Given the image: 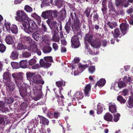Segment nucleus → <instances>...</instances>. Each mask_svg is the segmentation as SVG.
Instances as JSON below:
<instances>
[{
  "mask_svg": "<svg viewBox=\"0 0 133 133\" xmlns=\"http://www.w3.org/2000/svg\"><path fill=\"white\" fill-rule=\"evenodd\" d=\"M22 25L25 31L29 34H31L32 32L36 31L38 29L35 22L29 18L27 22L23 23Z\"/></svg>",
  "mask_w": 133,
  "mask_h": 133,
  "instance_id": "nucleus-1",
  "label": "nucleus"
},
{
  "mask_svg": "<svg viewBox=\"0 0 133 133\" xmlns=\"http://www.w3.org/2000/svg\"><path fill=\"white\" fill-rule=\"evenodd\" d=\"M16 84L19 89L20 95L24 101L29 102L30 101V98L27 95V88L26 87H23L21 82L16 81Z\"/></svg>",
  "mask_w": 133,
  "mask_h": 133,
  "instance_id": "nucleus-2",
  "label": "nucleus"
},
{
  "mask_svg": "<svg viewBox=\"0 0 133 133\" xmlns=\"http://www.w3.org/2000/svg\"><path fill=\"white\" fill-rule=\"evenodd\" d=\"M17 16L15 17V18L17 21L23 22L25 23L27 22L29 18L26 13L23 11H18L16 13Z\"/></svg>",
  "mask_w": 133,
  "mask_h": 133,
  "instance_id": "nucleus-3",
  "label": "nucleus"
},
{
  "mask_svg": "<svg viewBox=\"0 0 133 133\" xmlns=\"http://www.w3.org/2000/svg\"><path fill=\"white\" fill-rule=\"evenodd\" d=\"M52 20L48 18L46 22L50 29L52 30V31L55 32L58 31V26H59V24L56 21H52Z\"/></svg>",
  "mask_w": 133,
  "mask_h": 133,
  "instance_id": "nucleus-4",
  "label": "nucleus"
},
{
  "mask_svg": "<svg viewBox=\"0 0 133 133\" xmlns=\"http://www.w3.org/2000/svg\"><path fill=\"white\" fill-rule=\"evenodd\" d=\"M36 31L32 32L31 33L32 34V37L35 40L37 41L42 42L44 41H45L46 40L45 39L46 35L44 36L43 37H41L39 33L38 32V29H37Z\"/></svg>",
  "mask_w": 133,
  "mask_h": 133,
  "instance_id": "nucleus-5",
  "label": "nucleus"
},
{
  "mask_svg": "<svg viewBox=\"0 0 133 133\" xmlns=\"http://www.w3.org/2000/svg\"><path fill=\"white\" fill-rule=\"evenodd\" d=\"M71 43L72 47L75 48H77L80 45L79 38L77 35L72 37L71 39Z\"/></svg>",
  "mask_w": 133,
  "mask_h": 133,
  "instance_id": "nucleus-6",
  "label": "nucleus"
},
{
  "mask_svg": "<svg viewBox=\"0 0 133 133\" xmlns=\"http://www.w3.org/2000/svg\"><path fill=\"white\" fill-rule=\"evenodd\" d=\"M120 29L122 34L123 36L125 35L129 29V25L126 23H122L120 25Z\"/></svg>",
  "mask_w": 133,
  "mask_h": 133,
  "instance_id": "nucleus-7",
  "label": "nucleus"
},
{
  "mask_svg": "<svg viewBox=\"0 0 133 133\" xmlns=\"http://www.w3.org/2000/svg\"><path fill=\"white\" fill-rule=\"evenodd\" d=\"M113 33V36L114 38L117 42H118L120 40L118 39V38H120L123 36L122 34H121L120 31L119 29L118 28H116L114 30V33L112 32Z\"/></svg>",
  "mask_w": 133,
  "mask_h": 133,
  "instance_id": "nucleus-8",
  "label": "nucleus"
},
{
  "mask_svg": "<svg viewBox=\"0 0 133 133\" xmlns=\"http://www.w3.org/2000/svg\"><path fill=\"white\" fill-rule=\"evenodd\" d=\"M81 23L80 21L78 20L73 22L71 26L73 31H78L80 29Z\"/></svg>",
  "mask_w": 133,
  "mask_h": 133,
  "instance_id": "nucleus-9",
  "label": "nucleus"
},
{
  "mask_svg": "<svg viewBox=\"0 0 133 133\" xmlns=\"http://www.w3.org/2000/svg\"><path fill=\"white\" fill-rule=\"evenodd\" d=\"M6 86L7 87V89H8L10 92L13 91L15 88V84L12 82H5L4 83Z\"/></svg>",
  "mask_w": 133,
  "mask_h": 133,
  "instance_id": "nucleus-10",
  "label": "nucleus"
},
{
  "mask_svg": "<svg viewBox=\"0 0 133 133\" xmlns=\"http://www.w3.org/2000/svg\"><path fill=\"white\" fill-rule=\"evenodd\" d=\"M51 10L45 11L43 12L41 15V16L44 19L46 18H50L51 19V15L52 12Z\"/></svg>",
  "mask_w": 133,
  "mask_h": 133,
  "instance_id": "nucleus-11",
  "label": "nucleus"
},
{
  "mask_svg": "<svg viewBox=\"0 0 133 133\" xmlns=\"http://www.w3.org/2000/svg\"><path fill=\"white\" fill-rule=\"evenodd\" d=\"M23 73L22 72H19L17 73V72H15L12 74V77L14 78L16 81H17L16 80L17 79L21 80L23 78Z\"/></svg>",
  "mask_w": 133,
  "mask_h": 133,
  "instance_id": "nucleus-12",
  "label": "nucleus"
},
{
  "mask_svg": "<svg viewBox=\"0 0 133 133\" xmlns=\"http://www.w3.org/2000/svg\"><path fill=\"white\" fill-rule=\"evenodd\" d=\"M71 18H69L68 21L66 22L64 27V29L66 30V32L68 34H69L71 30Z\"/></svg>",
  "mask_w": 133,
  "mask_h": 133,
  "instance_id": "nucleus-13",
  "label": "nucleus"
},
{
  "mask_svg": "<svg viewBox=\"0 0 133 133\" xmlns=\"http://www.w3.org/2000/svg\"><path fill=\"white\" fill-rule=\"evenodd\" d=\"M5 39L8 44H12L14 43L13 37L10 35H6L5 36Z\"/></svg>",
  "mask_w": 133,
  "mask_h": 133,
  "instance_id": "nucleus-14",
  "label": "nucleus"
},
{
  "mask_svg": "<svg viewBox=\"0 0 133 133\" xmlns=\"http://www.w3.org/2000/svg\"><path fill=\"white\" fill-rule=\"evenodd\" d=\"M40 65L41 67L48 68L51 65V64L47 62H45L43 59H41L39 61Z\"/></svg>",
  "mask_w": 133,
  "mask_h": 133,
  "instance_id": "nucleus-15",
  "label": "nucleus"
},
{
  "mask_svg": "<svg viewBox=\"0 0 133 133\" xmlns=\"http://www.w3.org/2000/svg\"><path fill=\"white\" fill-rule=\"evenodd\" d=\"M93 36L92 34H91L90 33H88L85 35L84 38V40L85 41H88L91 44L93 41H92Z\"/></svg>",
  "mask_w": 133,
  "mask_h": 133,
  "instance_id": "nucleus-16",
  "label": "nucleus"
},
{
  "mask_svg": "<svg viewBox=\"0 0 133 133\" xmlns=\"http://www.w3.org/2000/svg\"><path fill=\"white\" fill-rule=\"evenodd\" d=\"M38 117L40 118L41 124H42L43 125H45V124L47 125H48L49 121L48 119L42 116L38 115Z\"/></svg>",
  "mask_w": 133,
  "mask_h": 133,
  "instance_id": "nucleus-17",
  "label": "nucleus"
},
{
  "mask_svg": "<svg viewBox=\"0 0 133 133\" xmlns=\"http://www.w3.org/2000/svg\"><path fill=\"white\" fill-rule=\"evenodd\" d=\"M56 86L61 90H63L62 88L63 87H64L65 85V82L63 81V80H61L56 81Z\"/></svg>",
  "mask_w": 133,
  "mask_h": 133,
  "instance_id": "nucleus-18",
  "label": "nucleus"
},
{
  "mask_svg": "<svg viewBox=\"0 0 133 133\" xmlns=\"http://www.w3.org/2000/svg\"><path fill=\"white\" fill-rule=\"evenodd\" d=\"M58 31H52V34H53L52 36V38L54 41L56 42H59V36L58 35Z\"/></svg>",
  "mask_w": 133,
  "mask_h": 133,
  "instance_id": "nucleus-19",
  "label": "nucleus"
},
{
  "mask_svg": "<svg viewBox=\"0 0 133 133\" xmlns=\"http://www.w3.org/2000/svg\"><path fill=\"white\" fill-rule=\"evenodd\" d=\"M110 104L109 107V111L112 113L114 114L117 112V107L116 105L114 104H112L110 103Z\"/></svg>",
  "mask_w": 133,
  "mask_h": 133,
  "instance_id": "nucleus-20",
  "label": "nucleus"
},
{
  "mask_svg": "<svg viewBox=\"0 0 133 133\" xmlns=\"http://www.w3.org/2000/svg\"><path fill=\"white\" fill-rule=\"evenodd\" d=\"M104 118L106 121L108 122H112L113 117L111 114L109 113H107L104 116Z\"/></svg>",
  "mask_w": 133,
  "mask_h": 133,
  "instance_id": "nucleus-21",
  "label": "nucleus"
},
{
  "mask_svg": "<svg viewBox=\"0 0 133 133\" xmlns=\"http://www.w3.org/2000/svg\"><path fill=\"white\" fill-rule=\"evenodd\" d=\"M91 87V84H87L85 87L84 90L85 96H86L88 97L89 96L90 92Z\"/></svg>",
  "mask_w": 133,
  "mask_h": 133,
  "instance_id": "nucleus-22",
  "label": "nucleus"
},
{
  "mask_svg": "<svg viewBox=\"0 0 133 133\" xmlns=\"http://www.w3.org/2000/svg\"><path fill=\"white\" fill-rule=\"evenodd\" d=\"M42 50L43 52L44 53H49L51 51L52 48L49 45H44L43 48Z\"/></svg>",
  "mask_w": 133,
  "mask_h": 133,
  "instance_id": "nucleus-23",
  "label": "nucleus"
},
{
  "mask_svg": "<svg viewBox=\"0 0 133 133\" xmlns=\"http://www.w3.org/2000/svg\"><path fill=\"white\" fill-rule=\"evenodd\" d=\"M101 45V42L98 40H96L93 41L90 45L96 48H99Z\"/></svg>",
  "mask_w": 133,
  "mask_h": 133,
  "instance_id": "nucleus-24",
  "label": "nucleus"
},
{
  "mask_svg": "<svg viewBox=\"0 0 133 133\" xmlns=\"http://www.w3.org/2000/svg\"><path fill=\"white\" fill-rule=\"evenodd\" d=\"M31 16L36 19L37 21V23L38 25H40L41 22V17L35 12L31 15Z\"/></svg>",
  "mask_w": 133,
  "mask_h": 133,
  "instance_id": "nucleus-25",
  "label": "nucleus"
},
{
  "mask_svg": "<svg viewBox=\"0 0 133 133\" xmlns=\"http://www.w3.org/2000/svg\"><path fill=\"white\" fill-rule=\"evenodd\" d=\"M123 79V82L126 85L128 84L131 85V84H132L131 79L130 77L125 76Z\"/></svg>",
  "mask_w": 133,
  "mask_h": 133,
  "instance_id": "nucleus-26",
  "label": "nucleus"
},
{
  "mask_svg": "<svg viewBox=\"0 0 133 133\" xmlns=\"http://www.w3.org/2000/svg\"><path fill=\"white\" fill-rule=\"evenodd\" d=\"M3 79L5 80H10L11 78V74L9 72H6L3 74Z\"/></svg>",
  "mask_w": 133,
  "mask_h": 133,
  "instance_id": "nucleus-27",
  "label": "nucleus"
},
{
  "mask_svg": "<svg viewBox=\"0 0 133 133\" xmlns=\"http://www.w3.org/2000/svg\"><path fill=\"white\" fill-rule=\"evenodd\" d=\"M10 31L13 34H16L18 32V29L17 26L15 25L12 24L11 25Z\"/></svg>",
  "mask_w": 133,
  "mask_h": 133,
  "instance_id": "nucleus-28",
  "label": "nucleus"
},
{
  "mask_svg": "<svg viewBox=\"0 0 133 133\" xmlns=\"http://www.w3.org/2000/svg\"><path fill=\"white\" fill-rule=\"evenodd\" d=\"M41 76L40 75H37L34 76L33 78L32 79V81L36 84H38L39 79Z\"/></svg>",
  "mask_w": 133,
  "mask_h": 133,
  "instance_id": "nucleus-29",
  "label": "nucleus"
},
{
  "mask_svg": "<svg viewBox=\"0 0 133 133\" xmlns=\"http://www.w3.org/2000/svg\"><path fill=\"white\" fill-rule=\"evenodd\" d=\"M19 65L22 68L24 69L27 68L28 66L27 60H23L20 61L19 62Z\"/></svg>",
  "mask_w": 133,
  "mask_h": 133,
  "instance_id": "nucleus-30",
  "label": "nucleus"
},
{
  "mask_svg": "<svg viewBox=\"0 0 133 133\" xmlns=\"http://www.w3.org/2000/svg\"><path fill=\"white\" fill-rule=\"evenodd\" d=\"M42 86L41 85L40 86V88L37 89V91L39 92V94H37V97H36L34 98V99L35 101H37L41 98L42 93Z\"/></svg>",
  "mask_w": 133,
  "mask_h": 133,
  "instance_id": "nucleus-31",
  "label": "nucleus"
},
{
  "mask_svg": "<svg viewBox=\"0 0 133 133\" xmlns=\"http://www.w3.org/2000/svg\"><path fill=\"white\" fill-rule=\"evenodd\" d=\"M107 25L111 29L115 28L117 25V23L115 22H111L109 21L107 23Z\"/></svg>",
  "mask_w": 133,
  "mask_h": 133,
  "instance_id": "nucleus-32",
  "label": "nucleus"
},
{
  "mask_svg": "<svg viewBox=\"0 0 133 133\" xmlns=\"http://www.w3.org/2000/svg\"><path fill=\"white\" fill-rule=\"evenodd\" d=\"M70 16L73 22L79 20L77 15L75 12L71 13Z\"/></svg>",
  "mask_w": 133,
  "mask_h": 133,
  "instance_id": "nucleus-33",
  "label": "nucleus"
},
{
  "mask_svg": "<svg viewBox=\"0 0 133 133\" xmlns=\"http://www.w3.org/2000/svg\"><path fill=\"white\" fill-rule=\"evenodd\" d=\"M27 48L26 46L25 45L21 43H19L17 45V49L20 50H22L26 49Z\"/></svg>",
  "mask_w": 133,
  "mask_h": 133,
  "instance_id": "nucleus-34",
  "label": "nucleus"
},
{
  "mask_svg": "<svg viewBox=\"0 0 133 133\" xmlns=\"http://www.w3.org/2000/svg\"><path fill=\"white\" fill-rule=\"evenodd\" d=\"M106 81L104 79H101L96 84L95 86L98 85V86L103 87L105 84Z\"/></svg>",
  "mask_w": 133,
  "mask_h": 133,
  "instance_id": "nucleus-35",
  "label": "nucleus"
},
{
  "mask_svg": "<svg viewBox=\"0 0 133 133\" xmlns=\"http://www.w3.org/2000/svg\"><path fill=\"white\" fill-rule=\"evenodd\" d=\"M4 23V25L5 27V28L7 31L9 32H10L11 30V23L10 22H7L5 20Z\"/></svg>",
  "mask_w": 133,
  "mask_h": 133,
  "instance_id": "nucleus-36",
  "label": "nucleus"
},
{
  "mask_svg": "<svg viewBox=\"0 0 133 133\" xmlns=\"http://www.w3.org/2000/svg\"><path fill=\"white\" fill-rule=\"evenodd\" d=\"M75 96L78 99H82L84 97L83 93L81 92H77L75 94Z\"/></svg>",
  "mask_w": 133,
  "mask_h": 133,
  "instance_id": "nucleus-37",
  "label": "nucleus"
},
{
  "mask_svg": "<svg viewBox=\"0 0 133 133\" xmlns=\"http://www.w3.org/2000/svg\"><path fill=\"white\" fill-rule=\"evenodd\" d=\"M35 74V73L30 72H27L26 76L27 79L29 80L32 81V79Z\"/></svg>",
  "mask_w": 133,
  "mask_h": 133,
  "instance_id": "nucleus-38",
  "label": "nucleus"
},
{
  "mask_svg": "<svg viewBox=\"0 0 133 133\" xmlns=\"http://www.w3.org/2000/svg\"><path fill=\"white\" fill-rule=\"evenodd\" d=\"M28 106V104L26 102H24L20 105V109L22 111H24L25 110Z\"/></svg>",
  "mask_w": 133,
  "mask_h": 133,
  "instance_id": "nucleus-39",
  "label": "nucleus"
},
{
  "mask_svg": "<svg viewBox=\"0 0 133 133\" xmlns=\"http://www.w3.org/2000/svg\"><path fill=\"white\" fill-rule=\"evenodd\" d=\"M29 47L30 50H32L34 53H35L38 49L37 46L35 44H32L30 45Z\"/></svg>",
  "mask_w": 133,
  "mask_h": 133,
  "instance_id": "nucleus-40",
  "label": "nucleus"
},
{
  "mask_svg": "<svg viewBox=\"0 0 133 133\" xmlns=\"http://www.w3.org/2000/svg\"><path fill=\"white\" fill-rule=\"evenodd\" d=\"M127 105L128 108H132L133 107V99L132 98H129L127 102Z\"/></svg>",
  "mask_w": 133,
  "mask_h": 133,
  "instance_id": "nucleus-41",
  "label": "nucleus"
},
{
  "mask_svg": "<svg viewBox=\"0 0 133 133\" xmlns=\"http://www.w3.org/2000/svg\"><path fill=\"white\" fill-rule=\"evenodd\" d=\"M18 52H12L10 56L11 58L13 59H15L18 58Z\"/></svg>",
  "mask_w": 133,
  "mask_h": 133,
  "instance_id": "nucleus-42",
  "label": "nucleus"
},
{
  "mask_svg": "<svg viewBox=\"0 0 133 133\" xmlns=\"http://www.w3.org/2000/svg\"><path fill=\"white\" fill-rule=\"evenodd\" d=\"M93 13L94 14L93 16V21L94 22H95L96 21H99V16L98 14L97 13L96 11H94Z\"/></svg>",
  "mask_w": 133,
  "mask_h": 133,
  "instance_id": "nucleus-43",
  "label": "nucleus"
},
{
  "mask_svg": "<svg viewBox=\"0 0 133 133\" xmlns=\"http://www.w3.org/2000/svg\"><path fill=\"white\" fill-rule=\"evenodd\" d=\"M91 8L88 6L87 7L86 10L84 12V13L86 15V16L88 18L91 12Z\"/></svg>",
  "mask_w": 133,
  "mask_h": 133,
  "instance_id": "nucleus-44",
  "label": "nucleus"
},
{
  "mask_svg": "<svg viewBox=\"0 0 133 133\" xmlns=\"http://www.w3.org/2000/svg\"><path fill=\"white\" fill-rule=\"evenodd\" d=\"M55 4L58 7L60 8L63 5V0H57L55 2Z\"/></svg>",
  "mask_w": 133,
  "mask_h": 133,
  "instance_id": "nucleus-45",
  "label": "nucleus"
},
{
  "mask_svg": "<svg viewBox=\"0 0 133 133\" xmlns=\"http://www.w3.org/2000/svg\"><path fill=\"white\" fill-rule=\"evenodd\" d=\"M97 114H101L102 112L103 107L101 105H97Z\"/></svg>",
  "mask_w": 133,
  "mask_h": 133,
  "instance_id": "nucleus-46",
  "label": "nucleus"
},
{
  "mask_svg": "<svg viewBox=\"0 0 133 133\" xmlns=\"http://www.w3.org/2000/svg\"><path fill=\"white\" fill-rule=\"evenodd\" d=\"M51 12L52 14H51V19H53L57 17L58 13L57 11L56 10L54 11L51 10Z\"/></svg>",
  "mask_w": 133,
  "mask_h": 133,
  "instance_id": "nucleus-47",
  "label": "nucleus"
},
{
  "mask_svg": "<svg viewBox=\"0 0 133 133\" xmlns=\"http://www.w3.org/2000/svg\"><path fill=\"white\" fill-rule=\"evenodd\" d=\"M24 10L27 12L30 13L33 11L32 8L28 5H26L24 8Z\"/></svg>",
  "mask_w": 133,
  "mask_h": 133,
  "instance_id": "nucleus-48",
  "label": "nucleus"
},
{
  "mask_svg": "<svg viewBox=\"0 0 133 133\" xmlns=\"http://www.w3.org/2000/svg\"><path fill=\"white\" fill-rule=\"evenodd\" d=\"M11 65L13 69H18L20 68L18 63L16 62H12Z\"/></svg>",
  "mask_w": 133,
  "mask_h": 133,
  "instance_id": "nucleus-49",
  "label": "nucleus"
},
{
  "mask_svg": "<svg viewBox=\"0 0 133 133\" xmlns=\"http://www.w3.org/2000/svg\"><path fill=\"white\" fill-rule=\"evenodd\" d=\"M126 85L123 81H120L118 83V87L119 88H122L126 87Z\"/></svg>",
  "mask_w": 133,
  "mask_h": 133,
  "instance_id": "nucleus-50",
  "label": "nucleus"
},
{
  "mask_svg": "<svg viewBox=\"0 0 133 133\" xmlns=\"http://www.w3.org/2000/svg\"><path fill=\"white\" fill-rule=\"evenodd\" d=\"M44 59L46 62H50L51 63L53 62L52 57L51 56L45 57Z\"/></svg>",
  "mask_w": 133,
  "mask_h": 133,
  "instance_id": "nucleus-51",
  "label": "nucleus"
},
{
  "mask_svg": "<svg viewBox=\"0 0 133 133\" xmlns=\"http://www.w3.org/2000/svg\"><path fill=\"white\" fill-rule=\"evenodd\" d=\"M117 100L121 103H125L126 101L120 95L118 96L117 98Z\"/></svg>",
  "mask_w": 133,
  "mask_h": 133,
  "instance_id": "nucleus-52",
  "label": "nucleus"
},
{
  "mask_svg": "<svg viewBox=\"0 0 133 133\" xmlns=\"http://www.w3.org/2000/svg\"><path fill=\"white\" fill-rule=\"evenodd\" d=\"M6 46L3 44H0V51L2 53H3L5 50Z\"/></svg>",
  "mask_w": 133,
  "mask_h": 133,
  "instance_id": "nucleus-53",
  "label": "nucleus"
},
{
  "mask_svg": "<svg viewBox=\"0 0 133 133\" xmlns=\"http://www.w3.org/2000/svg\"><path fill=\"white\" fill-rule=\"evenodd\" d=\"M120 115L119 113H117L116 115H114V121L116 122H117L119 119Z\"/></svg>",
  "mask_w": 133,
  "mask_h": 133,
  "instance_id": "nucleus-54",
  "label": "nucleus"
},
{
  "mask_svg": "<svg viewBox=\"0 0 133 133\" xmlns=\"http://www.w3.org/2000/svg\"><path fill=\"white\" fill-rule=\"evenodd\" d=\"M5 121L4 117L2 115H0V125H3L5 123Z\"/></svg>",
  "mask_w": 133,
  "mask_h": 133,
  "instance_id": "nucleus-55",
  "label": "nucleus"
},
{
  "mask_svg": "<svg viewBox=\"0 0 133 133\" xmlns=\"http://www.w3.org/2000/svg\"><path fill=\"white\" fill-rule=\"evenodd\" d=\"M36 62L37 61L34 58L32 59L29 61V64L30 65H32L35 64Z\"/></svg>",
  "mask_w": 133,
  "mask_h": 133,
  "instance_id": "nucleus-56",
  "label": "nucleus"
},
{
  "mask_svg": "<svg viewBox=\"0 0 133 133\" xmlns=\"http://www.w3.org/2000/svg\"><path fill=\"white\" fill-rule=\"evenodd\" d=\"M95 66H91L89 68V71L90 73L92 74L94 72L95 70Z\"/></svg>",
  "mask_w": 133,
  "mask_h": 133,
  "instance_id": "nucleus-57",
  "label": "nucleus"
},
{
  "mask_svg": "<svg viewBox=\"0 0 133 133\" xmlns=\"http://www.w3.org/2000/svg\"><path fill=\"white\" fill-rule=\"evenodd\" d=\"M51 4L49 3L48 2H47L46 0H43L42 2L41 5L42 6V5H44L45 6H49ZM42 7V6H41Z\"/></svg>",
  "mask_w": 133,
  "mask_h": 133,
  "instance_id": "nucleus-58",
  "label": "nucleus"
},
{
  "mask_svg": "<svg viewBox=\"0 0 133 133\" xmlns=\"http://www.w3.org/2000/svg\"><path fill=\"white\" fill-rule=\"evenodd\" d=\"M52 45L53 48L55 51H56L58 50V46L56 43H53Z\"/></svg>",
  "mask_w": 133,
  "mask_h": 133,
  "instance_id": "nucleus-59",
  "label": "nucleus"
},
{
  "mask_svg": "<svg viewBox=\"0 0 133 133\" xmlns=\"http://www.w3.org/2000/svg\"><path fill=\"white\" fill-rule=\"evenodd\" d=\"M8 108H5L4 105H3L0 106V110L2 111L3 112H5L6 111L8 110Z\"/></svg>",
  "mask_w": 133,
  "mask_h": 133,
  "instance_id": "nucleus-60",
  "label": "nucleus"
},
{
  "mask_svg": "<svg viewBox=\"0 0 133 133\" xmlns=\"http://www.w3.org/2000/svg\"><path fill=\"white\" fill-rule=\"evenodd\" d=\"M66 12L65 11H63L60 15V18L62 19L65 18L66 17Z\"/></svg>",
  "mask_w": 133,
  "mask_h": 133,
  "instance_id": "nucleus-61",
  "label": "nucleus"
},
{
  "mask_svg": "<svg viewBox=\"0 0 133 133\" xmlns=\"http://www.w3.org/2000/svg\"><path fill=\"white\" fill-rule=\"evenodd\" d=\"M31 56L30 54L27 51H26L23 54V57H28Z\"/></svg>",
  "mask_w": 133,
  "mask_h": 133,
  "instance_id": "nucleus-62",
  "label": "nucleus"
},
{
  "mask_svg": "<svg viewBox=\"0 0 133 133\" xmlns=\"http://www.w3.org/2000/svg\"><path fill=\"white\" fill-rule=\"evenodd\" d=\"M24 39L26 41L28 42L29 43H31L32 42V39L29 37H25Z\"/></svg>",
  "mask_w": 133,
  "mask_h": 133,
  "instance_id": "nucleus-63",
  "label": "nucleus"
},
{
  "mask_svg": "<svg viewBox=\"0 0 133 133\" xmlns=\"http://www.w3.org/2000/svg\"><path fill=\"white\" fill-rule=\"evenodd\" d=\"M128 94V89H125L122 91L121 95L124 96H125L127 95Z\"/></svg>",
  "mask_w": 133,
  "mask_h": 133,
  "instance_id": "nucleus-64",
  "label": "nucleus"
}]
</instances>
